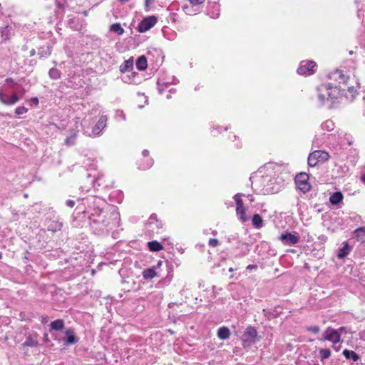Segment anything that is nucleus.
<instances>
[{"mask_svg": "<svg viewBox=\"0 0 365 365\" xmlns=\"http://www.w3.org/2000/svg\"><path fill=\"white\" fill-rule=\"evenodd\" d=\"M118 218L117 212L95 210L90 217V224L96 231L104 232L111 229Z\"/></svg>", "mask_w": 365, "mask_h": 365, "instance_id": "nucleus-1", "label": "nucleus"}, {"mask_svg": "<svg viewBox=\"0 0 365 365\" xmlns=\"http://www.w3.org/2000/svg\"><path fill=\"white\" fill-rule=\"evenodd\" d=\"M329 158L327 152L322 150H315L309 154L308 157V165L309 167H314L320 162H325Z\"/></svg>", "mask_w": 365, "mask_h": 365, "instance_id": "nucleus-2", "label": "nucleus"}, {"mask_svg": "<svg viewBox=\"0 0 365 365\" xmlns=\"http://www.w3.org/2000/svg\"><path fill=\"white\" fill-rule=\"evenodd\" d=\"M319 91H326L327 99L331 100L336 99L340 94L339 86L336 83H328L327 85H322L319 88Z\"/></svg>", "mask_w": 365, "mask_h": 365, "instance_id": "nucleus-3", "label": "nucleus"}, {"mask_svg": "<svg viewBox=\"0 0 365 365\" xmlns=\"http://www.w3.org/2000/svg\"><path fill=\"white\" fill-rule=\"evenodd\" d=\"M244 194L237 193L236 194L233 198L236 202L237 207H236V213L237 215L239 217V219L241 222H245L248 220V217L245 215L246 209L244 206L242 200L241 199L242 196H244Z\"/></svg>", "mask_w": 365, "mask_h": 365, "instance_id": "nucleus-4", "label": "nucleus"}, {"mask_svg": "<svg viewBox=\"0 0 365 365\" xmlns=\"http://www.w3.org/2000/svg\"><path fill=\"white\" fill-rule=\"evenodd\" d=\"M309 175L305 173L297 174L295 177V183L298 188L304 193L309 191L311 185L308 182Z\"/></svg>", "mask_w": 365, "mask_h": 365, "instance_id": "nucleus-5", "label": "nucleus"}, {"mask_svg": "<svg viewBox=\"0 0 365 365\" xmlns=\"http://www.w3.org/2000/svg\"><path fill=\"white\" fill-rule=\"evenodd\" d=\"M315 67L316 63L314 61H303L297 69V73L300 75H310L314 73Z\"/></svg>", "mask_w": 365, "mask_h": 365, "instance_id": "nucleus-6", "label": "nucleus"}, {"mask_svg": "<svg viewBox=\"0 0 365 365\" xmlns=\"http://www.w3.org/2000/svg\"><path fill=\"white\" fill-rule=\"evenodd\" d=\"M157 23V18L154 16H150L145 18L138 26V30L140 33L145 32L151 29Z\"/></svg>", "mask_w": 365, "mask_h": 365, "instance_id": "nucleus-7", "label": "nucleus"}, {"mask_svg": "<svg viewBox=\"0 0 365 365\" xmlns=\"http://www.w3.org/2000/svg\"><path fill=\"white\" fill-rule=\"evenodd\" d=\"M279 240L285 245H293L299 241V237L297 234L286 232L279 237Z\"/></svg>", "mask_w": 365, "mask_h": 365, "instance_id": "nucleus-8", "label": "nucleus"}, {"mask_svg": "<svg viewBox=\"0 0 365 365\" xmlns=\"http://www.w3.org/2000/svg\"><path fill=\"white\" fill-rule=\"evenodd\" d=\"M106 121H107V117L105 115H102L98 119L96 124L94 125V127L92 129V134L89 135L90 136H97L101 134L102 130L104 129V128L106 126Z\"/></svg>", "mask_w": 365, "mask_h": 365, "instance_id": "nucleus-9", "label": "nucleus"}, {"mask_svg": "<svg viewBox=\"0 0 365 365\" xmlns=\"http://www.w3.org/2000/svg\"><path fill=\"white\" fill-rule=\"evenodd\" d=\"M64 334L66 337L63 338L64 345L74 344L78 341V338L75 336L74 330L71 328L67 329Z\"/></svg>", "mask_w": 365, "mask_h": 365, "instance_id": "nucleus-10", "label": "nucleus"}, {"mask_svg": "<svg viewBox=\"0 0 365 365\" xmlns=\"http://www.w3.org/2000/svg\"><path fill=\"white\" fill-rule=\"evenodd\" d=\"M326 336L324 339L331 341L333 344H336L341 340V336L336 329H327L326 331Z\"/></svg>", "mask_w": 365, "mask_h": 365, "instance_id": "nucleus-11", "label": "nucleus"}, {"mask_svg": "<svg viewBox=\"0 0 365 365\" xmlns=\"http://www.w3.org/2000/svg\"><path fill=\"white\" fill-rule=\"evenodd\" d=\"M257 336V331L256 329L252 327H248L243 334L244 343H246L247 341L255 342Z\"/></svg>", "mask_w": 365, "mask_h": 365, "instance_id": "nucleus-12", "label": "nucleus"}, {"mask_svg": "<svg viewBox=\"0 0 365 365\" xmlns=\"http://www.w3.org/2000/svg\"><path fill=\"white\" fill-rule=\"evenodd\" d=\"M0 101L6 105H14L19 101V97L16 94H13L11 96L0 92Z\"/></svg>", "mask_w": 365, "mask_h": 365, "instance_id": "nucleus-13", "label": "nucleus"}, {"mask_svg": "<svg viewBox=\"0 0 365 365\" xmlns=\"http://www.w3.org/2000/svg\"><path fill=\"white\" fill-rule=\"evenodd\" d=\"M38 334L34 333L31 334H29L26 339V341L22 344L23 346H30V347H36L38 345Z\"/></svg>", "mask_w": 365, "mask_h": 365, "instance_id": "nucleus-14", "label": "nucleus"}, {"mask_svg": "<svg viewBox=\"0 0 365 365\" xmlns=\"http://www.w3.org/2000/svg\"><path fill=\"white\" fill-rule=\"evenodd\" d=\"M331 78L338 81L339 83H346L348 79V77H346L341 71L336 70V71L333 72L331 74Z\"/></svg>", "mask_w": 365, "mask_h": 365, "instance_id": "nucleus-15", "label": "nucleus"}, {"mask_svg": "<svg viewBox=\"0 0 365 365\" xmlns=\"http://www.w3.org/2000/svg\"><path fill=\"white\" fill-rule=\"evenodd\" d=\"M351 250V247L349 246L347 242H344V245L339 250L337 257L339 259H343L347 256Z\"/></svg>", "mask_w": 365, "mask_h": 365, "instance_id": "nucleus-16", "label": "nucleus"}, {"mask_svg": "<svg viewBox=\"0 0 365 365\" xmlns=\"http://www.w3.org/2000/svg\"><path fill=\"white\" fill-rule=\"evenodd\" d=\"M64 328V321L63 319H56L50 324L51 331H61Z\"/></svg>", "mask_w": 365, "mask_h": 365, "instance_id": "nucleus-17", "label": "nucleus"}, {"mask_svg": "<svg viewBox=\"0 0 365 365\" xmlns=\"http://www.w3.org/2000/svg\"><path fill=\"white\" fill-rule=\"evenodd\" d=\"M133 66V58H130L128 60L124 61L120 66V71L122 73H125L130 71Z\"/></svg>", "mask_w": 365, "mask_h": 365, "instance_id": "nucleus-18", "label": "nucleus"}, {"mask_svg": "<svg viewBox=\"0 0 365 365\" xmlns=\"http://www.w3.org/2000/svg\"><path fill=\"white\" fill-rule=\"evenodd\" d=\"M354 235L357 241L364 242L365 241V227L357 228L354 231Z\"/></svg>", "mask_w": 365, "mask_h": 365, "instance_id": "nucleus-19", "label": "nucleus"}, {"mask_svg": "<svg viewBox=\"0 0 365 365\" xmlns=\"http://www.w3.org/2000/svg\"><path fill=\"white\" fill-rule=\"evenodd\" d=\"M230 336V331L227 327H220L217 331V336L222 340L229 339Z\"/></svg>", "mask_w": 365, "mask_h": 365, "instance_id": "nucleus-20", "label": "nucleus"}, {"mask_svg": "<svg viewBox=\"0 0 365 365\" xmlns=\"http://www.w3.org/2000/svg\"><path fill=\"white\" fill-rule=\"evenodd\" d=\"M342 354L346 359H351L353 361H357L359 359V356L354 351L344 349Z\"/></svg>", "mask_w": 365, "mask_h": 365, "instance_id": "nucleus-21", "label": "nucleus"}, {"mask_svg": "<svg viewBox=\"0 0 365 365\" xmlns=\"http://www.w3.org/2000/svg\"><path fill=\"white\" fill-rule=\"evenodd\" d=\"M148 66L147 59L144 56H140L136 61V67L140 71H144Z\"/></svg>", "mask_w": 365, "mask_h": 365, "instance_id": "nucleus-22", "label": "nucleus"}, {"mask_svg": "<svg viewBox=\"0 0 365 365\" xmlns=\"http://www.w3.org/2000/svg\"><path fill=\"white\" fill-rule=\"evenodd\" d=\"M150 251L158 252L163 249V246L158 241L153 240L148 242Z\"/></svg>", "mask_w": 365, "mask_h": 365, "instance_id": "nucleus-23", "label": "nucleus"}, {"mask_svg": "<svg viewBox=\"0 0 365 365\" xmlns=\"http://www.w3.org/2000/svg\"><path fill=\"white\" fill-rule=\"evenodd\" d=\"M252 222L253 226L257 229L263 227V220L259 214H255L253 215Z\"/></svg>", "mask_w": 365, "mask_h": 365, "instance_id": "nucleus-24", "label": "nucleus"}, {"mask_svg": "<svg viewBox=\"0 0 365 365\" xmlns=\"http://www.w3.org/2000/svg\"><path fill=\"white\" fill-rule=\"evenodd\" d=\"M342 199V194L340 192H335L330 196L329 201L332 205H337Z\"/></svg>", "mask_w": 365, "mask_h": 365, "instance_id": "nucleus-25", "label": "nucleus"}, {"mask_svg": "<svg viewBox=\"0 0 365 365\" xmlns=\"http://www.w3.org/2000/svg\"><path fill=\"white\" fill-rule=\"evenodd\" d=\"M155 267L144 269L143 272V277L145 279H151L154 278L157 273L155 271Z\"/></svg>", "mask_w": 365, "mask_h": 365, "instance_id": "nucleus-26", "label": "nucleus"}, {"mask_svg": "<svg viewBox=\"0 0 365 365\" xmlns=\"http://www.w3.org/2000/svg\"><path fill=\"white\" fill-rule=\"evenodd\" d=\"M63 224L59 221H52L48 226V230L56 232L61 230Z\"/></svg>", "mask_w": 365, "mask_h": 365, "instance_id": "nucleus-27", "label": "nucleus"}, {"mask_svg": "<svg viewBox=\"0 0 365 365\" xmlns=\"http://www.w3.org/2000/svg\"><path fill=\"white\" fill-rule=\"evenodd\" d=\"M77 133H73L70 136L67 137L64 141V144L66 146H72L75 144L76 140Z\"/></svg>", "mask_w": 365, "mask_h": 365, "instance_id": "nucleus-28", "label": "nucleus"}, {"mask_svg": "<svg viewBox=\"0 0 365 365\" xmlns=\"http://www.w3.org/2000/svg\"><path fill=\"white\" fill-rule=\"evenodd\" d=\"M110 31L116 33L118 35H122L124 33V29L118 23L113 24L110 26Z\"/></svg>", "mask_w": 365, "mask_h": 365, "instance_id": "nucleus-29", "label": "nucleus"}, {"mask_svg": "<svg viewBox=\"0 0 365 365\" xmlns=\"http://www.w3.org/2000/svg\"><path fill=\"white\" fill-rule=\"evenodd\" d=\"M331 356V351L328 349H322L319 350V356L322 361L329 359Z\"/></svg>", "mask_w": 365, "mask_h": 365, "instance_id": "nucleus-30", "label": "nucleus"}, {"mask_svg": "<svg viewBox=\"0 0 365 365\" xmlns=\"http://www.w3.org/2000/svg\"><path fill=\"white\" fill-rule=\"evenodd\" d=\"M48 75L51 78L57 80L61 77V72L55 68H52L48 71Z\"/></svg>", "mask_w": 365, "mask_h": 365, "instance_id": "nucleus-31", "label": "nucleus"}, {"mask_svg": "<svg viewBox=\"0 0 365 365\" xmlns=\"http://www.w3.org/2000/svg\"><path fill=\"white\" fill-rule=\"evenodd\" d=\"M148 224L150 225L155 224L157 227V228H161L162 224L160 222H158V220H157L156 215H152L149 220H148Z\"/></svg>", "mask_w": 365, "mask_h": 365, "instance_id": "nucleus-32", "label": "nucleus"}, {"mask_svg": "<svg viewBox=\"0 0 365 365\" xmlns=\"http://www.w3.org/2000/svg\"><path fill=\"white\" fill-rule=\"evenodd\" d=\"M51 53V48L50 46H47V48L46 51H40L38 52V54L41 56V57L44 56H48Z\"/></svg>", "mask_w": 365, "mask_h": 365, "instance_id": "nucleus-33", "label": "nucleus"}, {"mask_svg": "<svg viewBox=\"0 0 365 365\" xmlns=\"http://www.w3.org/2000/svg\"><path fill=\"white\" fill-rule=\"evenodd\" d=\"M28 111V109L24 106H19L16 108L15 113L17 115H21L26 113Z\"/></svg>", "mask_w": 365, "mask_h": 365, "instance_id": "nucleus-34", "label": "nucleus"}, {"mask_svg": "<svg viewBox=\"0 0 365 365\" xmlns=\"http://www.w3.org/2000/svg\"><path fill=\"white\" fill-rule=\"evenodd\" d=\"M1 38L6 41L8 40L10 36L9 35V30L7 27L4 28V29L1 31Z\"/></svg>", "mask_w": 365, "mask_h": 365, "instance_id": "nucleus-35", "label": "nucleus"}, {"mask_svg": "<svg viewBox=\"0 0 365 365\" xmlns=\"http://www.w3.org/2000/svg\"><path fill=\"white\" fill-rule=\"evenodd\" d=\"M307 331H312L314 334L319 333V331L320 330V329L318 326H312V327H307Z\"/></svg>", "mask_w": 365, "mask_h": 365, "instance_id": "nucleus-36", "label": "nucleus"}, {"mask_svg": "<svg viewBox=\"0 0 365 365\" xmlns=\"http://www.w3.org/2000/svg\"><path fill=\"white\" fill-rule=\"evenodd\" d=\"M219 245V242L217 239H210L209 240V245L213 247H217Z\"/></svg>", "mask_w": 365, "mask_h": 365, "instance_id": "nucleus-37", "label": "nucleus"}, {"mask_svg": "<svg viewBox=\"0 0 365 365\" xmlns=\"http://www.w3.org/2000/svg\"><path fill=\"white\" fill-rule=\"evenodd\" d=\"M192 6H197L203 4L205 0H189Z\"/></svg>", "mask_w": 365, "mask_h": 365, "instance_id": "nucleus-38", "label": "nucleus"}, {"mask_svg": "<svg viewBox=\"0 0 365 365\" xmlns=\"http://www.w3.org/2000/svg\"><path fill=\"white\" fill-rule=\"evenodd\" d=\"M319 96H318L319 99L320 101L321 104H323L325 98H327V97H326L327 95L322 93V91H319Z\"/></svg>", "mask_w": 365, "mask_h": 365, "instance_id": "nucleus-39", "label": "nucleus"}, {"mask_svg": "<svg viewBox=\"0 0 365 365\" xmlns=\"http://www.w3.org/2000/svg\"><path fill=\"white\" fill-rule=\"evenodd\" d=\"M333 125H334V124H333L332 121H331V120H327L324 123V126H327L328 128H329L331 130L333 128Z\"/></svg>", "mask_w": 365, "mask_h": 365, "instance_id": "nucleus-40", "label": "nucleus"}, {"mask_svg": "<svg viewBox=\"0 0 365 365\" xmlns=\"http://www.w3.org/2000/svg\"><path fill=\"white\" fill-rule=\"evenodd\" d=\"M66 204L68 207H73L75 205V201L72 200H68L66 202Z\"/></svg>", "mask_w": 365, "mask_h": 365, "instance_id": "nucleus-41", "label": "nucleus"}, {"mask_svg": "<svg viewBox=\"0 0 365 365\" xmlns=\"http://www.w3.org/2000/svg\"><path fill=\"white\" fill-rule=\"evenodd\" d=\"M152 165H153V160H150V162L148 165H140V167H141V169L146 170V169H148L149 168H150Z\"/></svg>", "mask_w": 365, "mask_h": 365, "instance_id": "nucleus-42", "label": "nucleus"}, {"mask_svg": "<svg viewBox=\"0 0 365 365\" xmlns=\"http://www.w3.org/2000/svg\"><path fill=\"white\" fill-rule=\"evenodd\" d=\"M142 154L144 157H148L149 155V151L148 150H143Z\"/></svg>", "mask_w": 365, "mask_h": 365, "instance_id": "nucleus-43", "label": "nucleus"}, {"mask_svg": "<svg viewBox=\"0 0 365 365\" xmlns=\"http://www.w3.org/2000/svg\"><path fill=\"white\" fill-rule=\"evenodd\" d=\"M340 346H336V344H333V349L336 350V351H339L340 349Z\"/></svg>", "mask_w": 365, "mask_h": 365, "instance_id": "nucleus-44", "label": "nucleus"}, {"mask_svg": "<svg viewBox=\"0 0 365 365\" xmlns=\"http://www.w3.org/2000/svg\"><path fill=\"white\" fill-rule=\"evenodd\" d=\"M35 54H36V51H35V49H31V50L30 51V56H34Z\"/></svg>", "mask_w": 365, "mask_h": 365, "instance_id": "nucleus-45", "label": "nucleus"}, {"mask_svg": "<svg viewBox=\"0 0 365 365\" xmlns=\"http://www.w3.org/2000/svg\"><path fill=\"white\" fill-rule=\"evenodd\" d=\"M43 340L45 342H48L49 341V339L48 338V335L46 334H44Z\"/></svg>", "mask_w": 365, "mask_h": 365, "instance_id": "nucleus-46", "label": "nucleus"}, {"mask_svg": "<svg viewBox=\"0 0 365 365\" xmlns=\"http://www.w3.org/2000/svg\"><path fill=\"white\" fill-rule=\"evenodd\" d=\"M32 101L35 103V104H38V99L37 98H32Z\"/></svg>", "mask_w": 365, "mask_h": 365, "instance_id": "nucleus-47", "label": "nucleus"}, {"mask_svg": "<svg viewBox=\"0 0 365 365\" xmlns=\"http://www.w3.org/2000/svg\"><path fill=\"white\" fill-rule=\"evenodd\" d=\"M247 197L249 198V200H250V202H253V201H254V197H252V195H249L247 196Z\"/></svg>", "mask_w": 365, "mask_h": 365, "instance_id": "nucleus-48", "label": "nucleus"}, {"mask_svg": "<svg viewBox=\"0 0 365 365\" xmlns=\"http://www.w3.org/2000/svg\"><path fill=\"white\" fill-rule=\"evenodd\" d=\"M41 322H42V323H46L48 322L47 317H43Z\"/></svg>", "mask_w": 365, "mask_h": 365, "instance_id": "nucleus-49", "label": "nucleus"}, {"mask_svg": "<svg viewBox=\"0 0 365 365\" xmlns=\"http://www.w3.org/2000/svg\"><path fill=\"white\" fill-rule=\"evenodd\" d=\"M361 179L364 182H365V174L361 176Z\"/></svg>", "mask_w": 365, "mask_h": 365, "instance_id": "nucleus-50", "label": "nucleus"}, {"mask_svg": "<svg viewBox=\"0 0 365 365\" xmlns=\"http://www.w3.org/2000/svg\"><path fill=\"white\" fill-rule=\"evenodd\" d=\"M122 4H124L127 1H128V0H119Z\"/></svg>", "mask_w": 365, "mask_h": 365, "instance_id": "nucleus-51", "label": "nucleus"}, {"mask_svg": "<svg viewBox=\"0 0 365 365\" xmlns=\"http://www.w3.org/2000/svg\"><path fill=\"white\" fill-rule=\"evenodd\" d=\"M162 264V261H158L157 267H160Z\"/></svg>", "mask_w": 365, "mask_h": 365, "instance_id": "nucleus-52", "label": "nucleus"}, {"mask_svg": "<svg viewBox=\"0 0 365 365\" xmlns=\"http://www.w3.org/2000/svg\"><path fill=\"white\" fill-rule=\"evenodd\" d=\"M148 1H149V0H145V5L146 6H148Z\"/></svg>", "mask_w": 365, "mask_h": 365, "instance_id": "nucleus-53", "label": "nucleus"}, {"mask_svg": "<svg viewBox=\"0 0 365 365\" xmlns=\"http://www.w3.org/2000/svg\"><path fill=\"white\" fill-rule=\"evenodd\" d=\"M233 271H234V269L232 267L229 269V272H232Z\"/></svg>", "mask_w": 365, "mask_h": 365, "instance_id": "nucleus-54", "label": "nucleus"}, {"mask_svg": "<svg viewBox=\"0 0 365 365\" xmlns=\"http://www.w3.org/2000/svg\"><path fill=\"white\" fill-rule=\"evenodd\" d=\"M2 255H2V253H1V252H0V259H1V258H2Z\"/></svg>", "mask_w": 365, "mask_h": 365, "instance_id": "nucleus-55", "label": "nucleus"}, {"mask_svg": "<svg viewBox=\"0 0 365 365\" xmlns=\"http://www.w3.org/2000/svg\"><path fill=\"white\" fill-rule=\"evenodd\" d=\"M247 269H252V266H251V265H249V266L247 267Z\"/></svg>", "mask_w": 365, "mask_h": 365, "instance_id": "nucleus-56", "label": "nucleus"}, {"mask_svg": "<svg viewBox=\"0 0 365 365\" xmlns=\"http://www.w3.org/2000/svg\"><path fill=\"white\" fill-rule=\"evenodd\" d=\"M314 365H319V364H314Z\"/></svg>", "mask_w": 365, "mask_h": 365, "instance_id": "nucleus-57", "label": "nucleus"}]
</instances>
